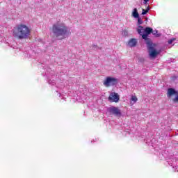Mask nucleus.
<instances>
[{
  "instance_id": "1",
  "label": "nucleus",
  "mask_w": 178,
  "mask_h": 178,
  "mask_svg": "<svg viewBox=\"0 0 178 178\" xmlns=\"http://www.w3.org/2000/svg\"><path fill=\"white\" fill-rule=\"evenodd\" d=\"M137 31L138 34L142 36L143 40H145V42L147 45L149 57L156 58V56H158V54H159V51H157L156 49H155V47H156V45L152 43V40H151L150 38H148V35H149V34H151V33L152 32V28L146 27L144 29V27H143V26H138Z\"/></svg>"
},
{
  "instance_id": "2",
  "label": "nucleus",
  "mask_w": 178,
  "mask_h": 178,
  "mask_svg": "<svg viewBox=\"0 0 178 178\" xmlns=\"http://www.w3.org/2000/svg\"><path fill=\"white\" fill-rule=\"evenodd\" d=\"M52 33L54 37L59 40H65L72 34L70 28L62 22H57L53 25Z\"/></svg>"
},
{
  "instance_id": "3",
  "label": "nucleus",
  "mask_w": 178,
  "mask_h": 178,
  "mask_svg": "<svg viewBox=\"0 0 178 178\" xmlns=\"http://www.w3.org/2000/svg\"><path fill=\"white\" fill-rule=\"evenodd\" d=\"M31 31L26 24H20L13 29V36L17 40H27L30 38Z\"/></svg>"
},
{
  "instance_id": "4",
  "label": "nucleus",
  "mask_w": 178,
  "mask_h": 178,
  "mask_svg": "<svg viewBox=\"0 0 178 178\" xmlns=\"http://www.w3.org/2000/svg\"><path fill=\"white\" fill-rule=\"evenodd\" d=\"M44 70H46L44 76L47 77V83L51 84V86H55V84H56V82H55V80L52 79L55 76V72L51 70V68H49V67H45ZM51 77H52V79H51Z\"/></svg>"
},
{
  "instance_id": "5",
  "label": "nucleus",
  "mask_w": 178,
  "mask_h": 178,
  "mask_svg": "<svg viewBox=\"0 0 178 178\" xmlns=\"http://www.w3.org/2000/svg\"><path fill=\"white\" fill-rule=\"evenodd\" d=\"M103 84L105 87H113L118 84V79L112 76H107L104 81Z\"/></svg>"
},
{
  "instance_id": "6",
  "label": "nucleus",
  "mask_w": 178,
  "mask_h": 178,
  "mask_svg": "<svg viewBox=\"0 0 178 178\" xmlns=\"http://www.w3.org/2000/svg\"><path fill=\"white\" fill-rule=\"evenodd\" d=\"M107 112L109 115H113V116H116L117 118H120V116H122V111L116 106H112L107 108Z\"/></svg>"
},
{
  "instance_id": "7",
  "label": "nucleus",
  "mask_w": 178,
  "mask_h": 178,
  "mask_svg": "<svg viewBox=\"0 0 178 178\" xmlns=\"http://www.w3.org/2000/svg\"><path fill=\"white\" fill-rule=\"evenodd\" d=\"M119 99H120V97L116 92H111L108 97V101L110 102H119Z\"/></svg>"
},
{
  "instance_id": "8",
  "label": "nucleus",
  "mask_w": 178,
  "mask_h": 178,
  "mask_svg": "<svg viewBox=\"0 0 178 178\" xmlns=\"http://www.w3.org/2000/svg\"><path fill=\"white\" fill-rule=\"evenodd\" d=\"M58 90H56L57 94L58 95V97H61V99H63L65 97H63V88H65V86L63 85H61L60 86H57Z\"/></svg>"
},
{
  "instance_id": "9",
  "label": "nucleus",
  "mask_w": 178,
  "mask_h": 178,
  "mask_svg": "<svg viewBox=\"0 0 178 178\" xmlns=\"http://www.w3.org/2000/svg\"><path fill=\"white\" fill-rule=\"evenodd\" d=\"M177 90H175V88H170L168 89L167 97L170 98L172 95H177Z\"/></svg>"
},
{
  "instance_id": "10",
  "label": "nucleus",
  "mask_w": 178,
  "mask_h": 178,
  "mask_svg": "<svg viewBox=\"0 0 178 178\" xmlns=\"http://www.w3.org/2000/svg\"><path fill=\"white\" fill-rule=\"evenodd\" d=\"M128 45L131 47H136L137 45V39L131 38L128 42Z\"/></svg>"
},
{
  "instance_id": "11",
  "label": "nucleus",
  "mask_w": 178,
  "mask_h": 178,
  "mask_svg": "<svg viewBox=\"0 0 178 178\" xmlns=\"http://www.w3.org/2000/svg\"><path fill=\"white\" fill-rule=\"evenodd\" d=\"M132 16L133 17H134V19L140 17V14H138V10H137V8H134L132 12Z\"/></svg>"
},
{
  "instance_id": "12",
  "label": "nucleus",
  "mask_w": 178,
  "mask_h": 178,
  "mask_svg": "<svg viewBox=\"0 0 178 178\" xmlns=\"http://www.w3.org/2000/svg\"><path fill=\"white\" fill-rule=\"evenodd\" d=\"M151 33L153 34V35H156V37H159L161 35L159 33H158V31L156 30L154 31L152 29Z\"/></svg>"
},
{
  "instance_id": "13",
  "label": "nucleus",
  "mask_w": 178,
  "mask_h": 178,
  "mask_svg": "<svg viewBox=\"0 0 178 178\" xmlns=\"http://www.w3.org/2000/svg\"><path fill=\"white\" fill-rule=\"evenodd\" d=\"M131 99V101H134V104H136V102H137V101L138 100V99H137V97L136 96H132Z\"/></svg>"
},
{
  "instance_id": "14",
  "label": "nucleus",
  "mask_w": 178,
  "mask_h": 178,
  "mask_svg": "<svg viewBox=\"0 0 178 178\" xmlns=\"http://www.w3.org/2000/svg\"><path fill=\"white\" fill-rule=\"evenodd\" d=\"M137 19L138 26H141L140 24H143V20H141V18L140 17H138Z\"/></svg>"
},
{
  "instance_id": "15",
  "label": "nucleus",
  "mask_w": 178,
  "mask_h": 178,
  "mask_svg": "<svg viewBox=\"0 0 178 178\" xmlns=\"http://www.w3.org/2000/svg\"><path fill=\"white\" fill-rule=\"evenodd\" d=\"M168 165H170V166H172L173 168H175V161H172V160H170L168 161Z\"/></svg>"
},
{
  "instance_id": "16",
  "label": "nucleus",
  "mask_w": 178,
  "mask_h": 178,
  "mask_svg": "<svg viewBox=\"0 0 178 178\" xmlns=\"http://www.w3.org/2000/svg\"><path fill=\"white\" fill-rule=\"evenodd\" d=\"M173 41H176V38H172L168 40V44L170 45L173 43Z\"/></svg>"
},
{
  "instance_id": "17",
  "label": "nucleus",
  "mask_w": 178,
  "mask_h": 178,
  "mask_svg": "<svg viewBox=\"0 0 178 178\" xmlns=\"http://www.w3.org/2000/svg\"><path fill=\"white\" fill-rule=\"evenodd\" d=\"M148 11L145 10L144 8L142 9V15H147Z\"/></svg>"
},
{
  "instance_id": "18",
  "label": "nucleus",
  "mask_w": 178,
  "mask_h": 178,
  "mask_svg": "<svg viewBox=\"0 0 178 178\" xmlns=\"http://www.w3.org/2000/svg\"><path fill=\"white\" fill-rule=\"evenodd\" d=\"M173 102H178V94L177 95V97H175V98L173 99Z\"/></svg>"
},
{
  "instance_id": "19",
  "label": "nucleus",
  "mask_w": 178,
  "mask_h": 178,
  "mask_svg": "<svg viewBox=\"0 0 178 178\" xmlns=\"http://www.w3.org/2000/svg\"><path fill=\"white\" fill-rule=\"evenodd\" d=\"M97 48H98V46L94 44L92 46L91 49H97Z\"/></svg>"
},
{
  "instance_id": "20",
  "label": "nucleus",
  "mask_w": 178,
  "mask_h": 178,
  "mask_svg": "<svg viewBox=\"0 0 178 178\" xmlns=\"http://www.w3.org/2000/svg\"><path fill=\"white\" fill-rule=\"evenodd\" d=\"M149 0H143V4L147 5V2H149Z\"/></svg>"
},
{
  "instance_id": "21",
  "label": "nucleus",
  "mask_w": 178,
  "mask_h": 178,
  "mask_svg": "<svg viewBox=\"0 0 178 178\" xmlns=\"http://www.w3.org/2000/svg\"><path fill=\"white\" fill-rule=\"evenodd\" d=\"M122 34H123V35H127V34H128L127 31H124L122 32Z\"/></svg>"
},
{
  "instance_id": "22",
  "label": "nucleus",
  "mask_w": 178,
  "mask_h": 178,
  "mask_svg": "<svg viewBox=\"0 0 178 178\" xmlns=\"http://www.w3.org/2000/svg\"><path fill=\"white\" fill-rule=\"evenodd\" d=\"M149 9H151V8H149V6H147V8H146V10H147V12H149Z\"/></svg>"
},
{
  "instance_id": "23",
  "label": "nucleus",
  "mask_w": 178,
  "mask_h": 178,
  "mask_svg": "<svg viewBox=\"0 0 178 178\" xmlns=\"http://www.w3.org/2000/svg\"><path fill=\"white\" fill-rule=\"evenodd\" d=\"M173 161H175V163H176V161H177V159H173Z\"/></svg>"
},
{
  "instance_id": "24",
  "label": "nucleus",
  "mask_w": 178,
  "mask_h": 178,
  "mask_svg": "<svg viewBox=\"0 0 178 178\" xmlns=\"http://www.w3.org/2000/svg\"><path fill=\"white\" fill-rule=\"evenodd\" d=\"M94 141H97V139H95Z\"/></svg>"
}]
</instances>
